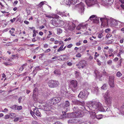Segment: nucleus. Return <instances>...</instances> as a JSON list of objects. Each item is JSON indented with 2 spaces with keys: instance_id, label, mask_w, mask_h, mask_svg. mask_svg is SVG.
I'll return each instance as SVG.
<instances>
[{
  "instance_id": "obj_5",
  "label": "nucleus",
  "mask_w": 124,
  "mask_h": 124,
  "mask_svg": "<svg viewBox=\"0 0 124 124\" xmlns=\"http://www.w3.org/2000/svg\"><path fill=\"white\" fill-rule=\"evenodd\" d=\"M103 96L105 100V102L108 106H110L111 104V98L109 95V92H107L103 93Z\"/></svg>"
},
{
  "instance_id": "obj_34",
  "label": "nucleus",
  "mask_w": 124,
  "mask_h": 124,
  "mask_svg": "<svg viewBox=\"0 0 124 124\" xmlns=\"http://www.w3.org/2000/svg\"><path fill=\"white\" fill-rule=\"evenodd\" d=\"M64 44H63L57 50V52H58L63 51V47L64 46Z\"/></svg>"
},
{
  "instance_id": "obj_11",
  "label": "nucleus",
  "mask_w": 124,
  "mask_h": 124,
  "mask_svg": "<svg viewBox=\"0 0 124 124\" xmlns=\"http://www.w3.org/2000/svg\"><path fill=\"white\" fill-rule=\"evenodd\" d=\"M38 92V89L37 88H35L33 90V94L32 96V98L33 100L37 102H38L39 101Z\"/></svg>"
},
{
  "instance_id": "obj_9",
  "label": "nucleus",
  "mask_w": 124,
  "mask_h": 124,
  "mask_svg": "<svg viewBox=\"0 0 124 124\" xmlns=\"http://www.w3.org/2000/svg\"><path fill=\"white\" fill-rule=\"evenodd\" d=\"M72 102L74 104L80 105V108L82 109V110H86V108L84 106L85 103L84 102L82 101H79L75 100L72 101Z\"/></svg>"
},
{
  "instance_id": "obj_52",
  "label": "nucleus",
  "mask_w": 124,
  "mask_h": 124,
  "mask_svg": "<svg viewBox=\"0 0 124 124\" xmlns=\"http://www.w3.org/2000/svg\"><path fill=\"white\" fill-rule=\"evenodd\" d=\"M75 73L77 77H78L79 75V73L77 71H75Z\"/></svg>"
},
{
  "instance_id": "obj_28",
  "label": "nucleus",
  "mask_w": 124,
  "mask_h": 124,
  "mask_svg": "<svg viewBox=\"0 0 124 124\" xmlns=\"http://www.w3.org/2000/svg\"><path fill=\"white\" fill-rule=\"evenodd\" d=\"M15 31V29L14 28H12L11 29V30L9 31V33L11 34V35L13 36H15V35L13 34L14 32V31Z\"/></svg>"
},
{
  "instance_id": "obj_55",
  "label": "nucleus",
  "mask_w": 124,
  "mask_h": 124,
  "mask_svg": "<svg viewBox=\"0 0 124 124\" xmlns=\"http://www.w3.org/2000/svg\"><path fill=\"white\" fill-rule=\"evenodd\" d=\"M103 36V34L102 33H100L98 35V38H101Z\"/></svg>"
},
{
  "instance_id": "obj_16",
  "label": "nucleus",
  "mask_w": 124,
  "mask_h": 124,
  "mask_svg": "<svg viewBox=\"0 0 124 124\" xmlns=\"http://www.w3.org/2000/svg\"><path fill=\"white\" fill-rule=\"evenodd\" d=\"M96 0H85V1L88 6L91 7L96 3Z\"/></svg>"
},
{
  "instance_id": "obj_20",
  "label": "nucleus",
  "mask_w": 124,
  "mask_h": 124,
  "mask_svg": "<svg viewBox=\"0 0 124 124\" xmlns=\"http://www.w3.org/2000/svg\"><path fill=\"white\" fill-rule=\"evenodd\" d=\"M58 20L57 18H54L52 20V23L54 26L57 27L58 26Z\"/></svg>"
},
{
  "instance_id": "obj_23",
  "label": "nucleus",
  "mask_w": 124,
  "mask_h": 124,
  "mask_svg": "<svg viewBox=\"0 0 124 124\" xmlns=\"http://www.w3.org/2000/svg\"><path fill=\"white\" fill-rule=\"evenodd\" d=\"M70 105V102L68 101H65V104L63 106V107L65 108L68 107L66 109V112H67L68 110H69L70 108H68V107Z\"/></svg>"
},
{
  "instance_id": "obj_21",
  "label": "nucleus",
  "mask_w": 124,
  "mask_h": 124,
  "mask_svg": "<svg viewBox=\"0 0 124 124\" xmlns=\"http://www.w3.org/2000/svg\"><path fill=\"white\" fill-rule=\"evenodd\" d=\"M86 62L85 61L83 60L80 61L79 63V67L78 68L80 69L81 68L83 69L85 66Z\"/></svg>"
},
{
  "instance_id": "obj_7",
  "label": "nucleus",
  "mask_w": 124,
  "mask_h": 124,
  "mask_svg": "<svg viewBox=\"0 0 124 124\" xmlns=\"http://www.w3.org/2000/svg\"><path fill=\"white\" fill-rule=\"evenodd\" d=\"M78 23L77 21H74L73 22H68L67 23L68 24V27L69 30L71 31L73 30L76 27V25L78 24Z\"/></svg>"
},
{
  "instance_id": "obj_30",
  "label": "nucleus",
  "mask_w": 124,
  "mask_h": 124,
  "mask_svg": "<svg viewBox=\"0 0 124 124\" xmlns=\"http://www.w3.org/2000/svg\"><path fill=\"white\" fill-rule=\"evenodd\" d=\"M68 123H74L76 122V120L74 119H70L68 121Z\"/></svg>"
},
{
  "instance_id": "obj_8",
  "label": "nucleus",
  "mask_w": 124,
  "mask_h": 124,
  "mask_svg": "<svg viewBox=\"0 0 124 124\" xmlns=\"http://www.w3.org/2000/svg\"><path fill=\"white\" fill-rule=\"evenodd\" d=\"M47 84L50 87L54 88L58 86L59 85V83L57 81L51 80L48 81Z\"/></svg>"
},
{
  "instance_id": "obj_41",
  "label": "nucleus",
  "mask_w": 124,
  "mask_h": 124,
  "mask_svg": "<svg viewBox=\"0 0 124 124\" xmlns=\"http://www.w3.org/2000/svg\"><path fill=\"white\" fill-rule=\"evenodd\" d=\"M96 16L95 15H93L90 17L89 19L90 20H93L94 18H95Z\"/></svg>"
},
{
  "instance_id": "obj_4",
  "label": "nucleus",
  "mask_w": 124,
  "mask_h": 124,
  "mask_svg": "<svg viewBox=\"0 0 124 124\" xmlns=\"http://www.w3.org/2000/svg\"><path fill=\"white\" fill-rule=\"evenodd\" d=\"M111 21L110 24L111 26L113 28H119L122 27L124 23L119 21L111 18H110Z\"/></svg>"
},
{
  "instance_id": "obj_17",
  "label": "nucleus",
  "mask_w": 124,
  "mask_h": 124,
  "mask_svg": "<svg viewBox=\"0 0 124 124\" xmlns=\"http://www.w3.org/2000/svg\"><path fill=\"white\" fill-rule=\"evenodd\" d=\"M114 77L109 76V78L108 83L111 87H113L115 86L114 83Z\"/></svg>"
},
{
  "instance_id": "obj_38",
  "label": "nucleus",
  "mask_w": 124,
  "mask_h": 124,
  "mask_svg": "<svg viewBox=\"0 0 124 124\" xmlns=\"http://www.w3.org/2000/svg\"><path fill=\"white\" fill-rule=\"evenodd\" d=\"M47 2L46 1H42L39 4V6H41L44 4H47Z\"/></svg>"
},
{
  "instance_id": "obj_35",
  "label": "nucleus",
  "mask_w": 124,
  "mask_h": 124,
  "mask_svg": "<svg viewBox=\"0 0 124 124\" xmlns=\"http://www.w3.org/2000/svg\"><path fill=\"white\" fill-rule=\"evenodd\" d=\"M95 116L97 119H100L102 118L103 117V115H96Z\"/></svg>"
},
{
  "instance_id": "obj_27",
  "label": "nucleus",
  "mask_w": 124,
  "mask_h": 124,
  "mask_svg": "<svg viewBox=\"0 0 124 124\" xmlns=\"http://www.w3.org/2000/svg\"><path fill=\"white\" fill-rule=\"evenodd\" d=\"M79 108H80V109H79L77 106H75L73 108V111H75V112H77L79 110H81V108H80V107Z\"/></svg>"
},
{
  "instance_id": "obj_53",
  "label": "nucleus",
  "mask_w": 124,
  "mask_h": 124,
  "mask_svg": "<svg viewBox=\"0 0 124 124\" xmlns=\"http://www.w3.org/2000/svg\"><path fill=\"white\" fill-rule=\"evenodd\" d=\"M10 117V115H6L4 117V118L5 119H7L8 118Z\"/></svg>"
},
{
  "instance_id": "obj_32",
  "label": "nucleus",
  "mask_w": 124,
  "mask_h": 124,
  "mask_svg": "<svg viewBox=\"0 0 124 124\" xmlns=\"http://www.w3.org/2000/svg\"><path fill=\"white\" fill-rule=\"evenodd\" d=\"M92 90L93 91H94L95 92H97L98 91L99 89L98 87L95 86V87H93Z\"/></svg>"
},
{
  "instance_id": "obj_43",
  "label": "nucleus",
  "mask_w": 124,
  "mask_h": 124,
  "mask_svg": "<svg viewBox=\"0 0 124 124\" xmlns=\"http://www.w3.org/2000/svg\"><path fill=\"white\" fill-rule=\"evenodd\" d=\"M64 61L68 59L69 58V57L66 55H63Z\"/></svg>"
},
{
  "instance_id": "obj_39",
  "label": "nucleus",
  "mask_w": 124,
  "mask_h": 124,
  "mask_svg": "<svg viewBox=\"0 0 124 124\" xmlns=\"http://www.w3.org/2000/svg\"><path fill=\"white\" fill-rule=\"evenodd\" d=\"M58 58L59 60L64 61L63 55L59 56Z\"/></svg>"
},
{
  "instance_id": "obj_56",
  "label": "nucleus",
  "mask_w": 124,
  "mask_h": 124,
  "mask_svg": "<svg viewBox=\"0 0 124 124\" xmlns=\"http://www.w3.org/2000/svg\"><path fill=\"white\" fill-rule=\"evenodd\" d=\"M3 64L6 66H8L10 65V64L8 62H5L3 63Z\"/></svg>"
},
{
  "instance_id": "obj_42",
  "label": "nucleus",
  "mask_w": 124,
  "mask_h": 124,
  "mask_svg": "<svg viewBox=\"0 0 124 124\" xmlns=\"http://www.w3.org/2000/svg\"><path fill=\"white\" fill-rule=\"evenodd\" d=\"M17 105H14L10 107V108L13 109L17 110Z\"/></svg>"
},
{
  "instance_id": "obj_36",
  "label": "nucleus",
  "mask_w": 124,
  "mask_h": 124,
  "mask_svg": "<svg viewBox=\"0 0 124 124\" xmlns=\"http://www.w3.org/2000/svg\"><path fill=\"white\" fill-rule=\"evenodd\" d=\"M16 116V114L13 113H10V117L12 118H14Z\"/></svg>"
},
{
  "instance_id": "obj_64",
  "label": "nucleus",
  "mask_w": 124,
  "mask_h": 124,
  "mask_svg": "<svg viewBox=\"0 0 124 124\" xmlns=\"http://www.w3.org/2000/svg\"><path fill=\"white\" fill-rule=\"evenodd\" d=\"M54 124H62L61 123L57 121L55 122Z\"/></svg>"
},
{
  "instance_id": "obj_49",
  "label": "nucleus",
  "mask_w": 124,
  "mask_h": 124,
  "mask_svg": "<svg viewBox=\"0 0 124 124\" xmlns=\"http://www.w3.org/2000/svg\"><path fill=\"white\" fill-rule=\"evenodd\" d=\"M113 51V49L110 48L109 49L108 52L109 54H111L112 52Z\"/></svg>"
},
{
  "instance_id": "obj_10",
  "label": "nucleus",
  "mask_w": 124,
  "mask_h": 124,
  "mask_svg": "<svg viewBox=\"0 0 124 124\" xmlns=\"http://www.w3.org/2000/svg\"><path fill=\"white\" fill-rule=\"evenodd\" d=\"M84 4L82 2H81L80 3L76 5V8H78L79 9V12L81 13L82 14L84 11Z\"/></svg>"
},
{
  "instance_id": "obj_50",
  "label": "nucleus",
  "mask_w": 124,
  "mask_h": 124,
  "mask_svg": "<svg viewBox=\"0 0 124 124\" xmlns=\"http://www.w3.org/2000/svg\"><path fill=\"white\" fill-rule=\"evenodd\" d=\"M76 56L77 57H80L81 56V55L80 53H78L77 54H76Z\"/></svg>"
},
{
  "instance_id": "obj_60",
  "label": "nucleus",
  "mask_w": 124,
  "mask_h": 124,
  "mask_svg": "<svg viewBox=\"0 0 124 124\" xmlns=\"http://www.w3.org/2000/svg\"><path fill=\"white\" fill-rule=\"evenodd\" d=\"M54 73L55 74L57 75H60V73H57V71L56 70L54 71Z\"/></svg>"
},
{
  "instance_id": "obj_46",
  "label": "nucleus",
  "mask_w": 124,
  "mask_h": 124,
  "mask_svg": "<svg viewBox=\"0 0 124 124\" xmlns=\"http://www.w3.org/2000/svg\"><path fill=\"white\" fill-rule=\"evenodd\" d=\"M114 41V40L113 39H111L108 40V44H111Z\"/></svg>"
},
{
  "instance_id": "obj_37",
  "label": "nucleus",
  "mask_w": 124,
  "mask_h": 124,
  "mask_svg": "<svg viewBox=\"0 0 124 124\" xmlns=\"http://www.w3.org/2000/svg\"><path fill=\"white\" fill-rule=\"evenodd\" d=\"M62 32V30L61 29H57V33L58 35L60 34Z\"/></svg>"
},
{
  "instance_id": "obj_61",
  "label": "nucleus",
  "mask_w": 124,
  "mask_h": 124,
  "mask_svg": "<svg viewBox=\"0 0 124 124\" xmlns=\"http://www.w3.org/2000/svg\"><path fill=\"white\" fill-rule=\"evenodd\" d=\"M16 19V18H14L13 19H11L10 20V21L11 22L13 23L15 21Z\"/></svg>"
},
{
  "instance_id": "obj_2",
  "label": "nucleus",
  "mask_w": 124,
  "mask_h": 124,
  "mask_svg": "<svg viewBox=\"0 0 124 124\" xmlns=\"http://www.w3.org/2000/svg\"><path fill=\"white\" fill-rule=\"evenodd\" d=\"M87 108L93 111L95 110H99L100 111V109L102 107V104L100 102L96 101H90L87 102Z\"/></svg>"
},
{
  "instance_id": "obj_33",
  "label": "nucleus",
  "mask_w": 124,
  "mask_h": 124,
  "mask_svg": "<svg viewBox=\"0 0 124 124\" xmlns=\"http://www.w3.org/2000/svg\"><path fill=\"white\" fill-rule=\"evenodd\" d=\"M58 26H60L63 25L64 24V22L62 20H60L58 22Z\"/></svg>"
},
{
  "instance_id": "obj_44",
  "label": "nucleus",
  "mask_w": 124,
  "mask_h": 124,
  "mask_svg": "<svg viewBox=\"0 0 124 124\" xmlns=\"http://www.w3.org/2000/svg\"><path fill=\"white\" fill-rule=\"evenodd\" d=\"M122 75V74L121 73L120 71L118 72L116 74V76L118 77H120Z\"/></svg>"
},
{
  "instance_id": "obj_58",
  "label": "nucleus",
  "mask_w": 124,
  "mask_h": 124,
  "mask_svg": "<svg viewBox=\"0 0 124 124\" xmlns=\"http://www.w3.org/2000/svg\"><path fill=\"white\" fill-rule=\"evenodd\" d=\"M33 111L32 112V111L31 110V111H30V114H31L32 115V116H33V115H34V112H33Z\"/></svg>"
},
{
  "instance_id": "obj_45",
  "label": "nucleus",
  "mask_w": 124,
  "mask_h": 124,
  "mask_svg": "<svg viewBox=\"0 0 124 124\" xmlns=\"http://www.w3.org/2000/svg\"><path fill=\"white\" fill-rule=\"evenodd\" d=\"M78 0H71V4H74L76 3L77 2Z\"/></svg>"
},
{
  "instance_id": "obj_6",
  "label": "nucleus",
  "mask_w": 124,
  "mask_h": 124,
  "mask_svg": "<svg viewBox=\"0 0 124 124\" xmlns=\"http://www.w3.org/2000/svg\"><path fill=\"white\" fill-rule=\"evenodd\" d=\"M71 90L74 93H76L79 90L78 86L77 81L76 80H71L70 82Z\"/></svg>"
},
{
  "instance_id": "obj_22",
  "label": "nucleus",
  "mask_w": 124,
  "mask_h": 124,
  "mask_svg": "<svg viewBox=\"0 0 124 124\" xmlns=\"http://www.w3.org/2000/svg\"><path fill=\"white\" fill-rule=\"evenodd\" d=\"M65 116L66 118H75L74 116V112L71 113H69L66 114L65 115Z\"/></svg>"
},
{
  "instance_id": "obj_12",
  "label": "nucleus",
  "mask_w": 124,
  "mask_h": 124,
  "mask_svg": "<svg viewBox=\"0 0 124 124\" xmlns=\"http://www.w3.org/2000/svg\"><path fill=\"white\" fill-rule=\"evenodd\" d=\"M82 109H81V110H79L77 112H74V116L75 117H82L84 115V113L82 111H85V110H87L86 108V110H82Z\"/></svg>"
},
{
  "instance_id": "obj_54",
  "label": "nucleus",
  "mask_w": 124,
  "mask_h": 124,
  "mask_svg": "<svg viewBox=\"0 0 124 124\" xmlns=\"http://www.w3.org/2000/svg\"><path fill=\"white\" fill-rule=\"evenodd\" d=\"M97 61L98 62V64L99 66L101 65V62L98 59H97Z\"/></svg>"
},
{
  "instance_id": "obj_1",
  "label": "nucleus",
  "mask_w": 124,
  "mask_h": 124,
  "mask_svg": "<svg viewBox=\"0 0 124 124\" xmlns=\"http://www.w3.org/2000/svg\"><path fill=\"white\" fill-rule=\"evenodd\" d=\"M61 100L60 97H55L47 101L46 104H45L42 107V109L45 111H50L51 109V106L56 103L59 102Z\"/></svg>"
},
{
  "instance_id": "obj_19",
  "label": "nucleus",
  "mask_w": 124,
  "mask_h": 124,
  "mask_svg": "<svg viewBox=\"0 0 124 124\" xmlns=\"http://www.w3.org/2000/svg\"><path fill=\"white\" fill-rule=\"evenodd\" d=\"M100 111L103 112H107L110 115H111L112 112L109 108H108L106 107H101V109H100Z\"/></svg>"
},
{
  "instance_id": "obj_24",
  "label": "nucleus",
  "mask_w": 124,
  "mask_h": 124,
  "mask_svg": "<svg viewBox=\"0 0 124 124\" xmlns=\"http://www.w3.org/2000/svg\"><path fill=\"white\" fill-rule=\"evenodd\" d=\"M34 113L38 116H40V113L39 109L37 108H33Z\"/></svg>"
},
{
  "instance_id": "obj_18",
  "label": "nucleus",
  "mask_w": 124,
  "mask_h": 124,
  "mask_svg": "<svg viewBox=\"0 0 124 124\" xmlns=\"http://www.w3.org/2000/svg\"><path fill=\"white\" fill-rule=\"evenodd\" d=\"M56 13L60 15L62 17H66L67 16H69V14L68 13H65L66 12L64 11L63 12H61L60 11L57 10H56L55 12Z\"/></svg>"
},
{
  "instance_id": "obj_25",
  "label": "nucleus",
  "mask_w": 124,
  "mask_h": 124,
  "mask_svg": "<svg viewBox=\"0 0 124 124\" xmlns=\"http://www.w3.org/2000/svg\"><path fill=\"white\" fill-rule=\"evenodd\" d=\"M97 70L95 71V73L96 75V78H99L102 76V75L100 73L97 71Z\"/></svg>"
},
{
  "instance_id": "obj_26",
  "label": "nucleus",
  "mask_w": 124,
  "mask_h": 124,
  "mask_svg": "<svg viewBox=\"0 0 124 124\" xmlns=\"http://www.w3.org/2000/svg\"><path fill=\"white\" fill-rule=\"evenodd\" d=\"M41 69V68L40 66L36 67L35 68V69L33 71V72L35 75L37 73V71H39Z\"/></svg>"
},
{
  "instance_id": "obj_31",
  "label": "nucleus",
  "mask_w": 124,
  "mask_h": 124,
  "mask_svg": "<svg viewBox=\"0 0 124 124\" xmlns=\"http://www.w3.org/2000/svg\"><path fill=\"white\" fill-rule=\"evenodd\" d=\"M71 0H64V2L67 5L71 4Z\"/></svg>"
},
{
  "instance_id": "obj_14",
  "label": "nucleus",
  "mask_w": 124,
  "mask_h": 124,
  "mask_svg": "<svg viewBox=\"0 0 124 124\" xmlns=\"http://www.w3.org/2000/svg\"><path fill=\"white\" fill-rule=\"evenodd\" d=\"M116 108L118 109L119 114L124 115V103L121 106H117Z\"/></svg>"
},
{
  "instance_id": "obj_48",
  "label": "nucleus",
  "mask_w": 124,
  "mask_h": 124,
  "mask_svg": "<svg viewBox=\"0 0 124 124\" xmlns=\"http://www.w3.org/2000/svg\"><path fill=\"white\" fill-rule=\"evenodd\" d=\"M17 109L18 110H21L22 108V107L21 106H18L17 105Z\"/></svg>"
},
{
  "instance_id": "obj_29",
  "label": "nucleus",
  "mask_w": 124,
  "mask_h": 124,
  "mask_svg": "<svg viewBox=\"0 0 124 124\" xmlns=\"http://www.w3.org/2000/svg\"><path fill=\"white\" fill-rule=\"evenodd\" d=\"M99 18L97 16H96L95 18V19L93 21V22L96 23H99Z\"/></svg>"
},
{
  "instance_id": "obj_3",
  "label": "nucleus",
  "mask_w": 124,
  "mask_h": 124,
  "mask_svg": "<svg viewBox=\"0 0 124 124\" xmlns=\"http://www.w3.org/2000/svg\"><path fill=\"white\" fill-rule=\"evenodd\" d=\"M89 87L90 86L88 85H84L83 90L80 92L78 97L81 98L86 99L88 95V90L91 89Z\"/></svg>"
},
{
  "instance_id": "obj_40",
  "label": "nucleus",
  "mask_w": 124,
  "mask_h": 124,
  "mask_svg": "<svg viewBox=\"0 0 124 124\" xmlns=\"http://www.w3.org/2000/svg\"><path fill=\"white\" fill-rule=\"evenodd\" d=\"M107 85L105 84L103 85L101 87L102 89L105 90H106L107 89Z\"/></svg>"
},
{
  "instance_id": "obj_62",
  "label": "nucleus",
  "mask_w": 124,
  "mask_h": 124,
  "mask_svg": "<svg viewBox=\"0 0 124 124\" xmlns=\"http://www.w3.org/2000/svg\"><path fill=\"white\" fill-rule=\"evenodd\" d=\"M110 30V29L109 28H108L106 29L105 30V32L106 33H108Z\"/></svg>"
},
{
  "instance_id": "obj_57",
  "label": "nucleus",
  "mask_w": 124,
  "mask_h": 124,
  "mask_svg": "<svg viewBox=\"0 0 124 124\" xmlns=\"http://www.w3.org/2000/svg\"><path fill=\"white\" fill-rule=\"evenodd\" d=\"M73 45L72 44H70L68 45L67 46L68 48H71L72 46Z\"/></svg>"
},
{
  "instance_id": "obj_13",
  "label": "nucleus",
  "mask_w": 124,
  "mask_h": 124,
  "mask_svg": "<svg viewBox=\"0 0 124 124\" xmlns=\"http://www.w3.org/2000/svg\"><path fill=\"white\" fill-rule=\"evenodd\" d=\"M87 24L82 23L78 25L77 27V29L78 30H81L82 31H85L86 29Z\"/></svg>"
},
{
  "instance_id": "obj_59",
  "label": "nucleus",
  "mask_w": 124,
  "mask_h": 124,
  "mask_svg": "<svg viewBox=\"0 0 124 124\" xmlns=\"http://www.w3.org/2000/svg\"><path fill=\"white\" fill-rule=\"evenodd\" d=\"M71 38L70 37H69L68 38H66L64 40V41H67L70 40L71 39Z\"/></svg>"
},
{
  "instance_id": "obj_51",
  "label": "nucleus",
  "mask_w": 124,
  "mask_h": 124,
  "mask_svg": "<svg viewBox=\"0 0 124 124\" xmlns=\"http://www.w3.org/2000/svg\"><path fill=\"white\" fill-rule=\"evenodd\" d=\"M99 55V54L97 53L96 52L95 53V54L94 55L95 58L94 59L96 58Z\"/></svg>"
},
{
  "instance_id": "obj_63",
  "label": "nucleus",
  "mask_w": 124,
  "mask_h": 124,
  "mask_svg": "<svg viewBox=\"0 0 124 124\" xmlns=\"http://www.w3.org/2000/svg\"><path fill=\"white\" fill-rule=\"evenodd\" d=\"M51 51L50 49H47L46 50L45 52V53H47Z\"/></svg>"
},
{
  "instance_id": "obj_47",
  "label": "nucleus",
  "mask_w": 124,
  "mask_h": 124,
  "mask_svg": "<svg viewBox=\"0 0 124 124\" xmlns=\"http://www.w3.org/2000/svg\"><path fill=\"white\" fill-rule=\"evenodd\" d=\"M112 61L111 60H109L107 62V63L109 65H111L112 64Z\"/></svg>"
},
{
  "instance_id": "obj_15",
  "label": "nucleus",
  "mask_w": 124,
  "mask_h": 124,
  "mask_svg": "<svg viewBox=\"0 0 124 124\" xmlns=\"http://www.w3.org/2000/svg\"><path fill=\"white\" fill-rule=\"evenodd\" d=\"M110 18L108 17V16L104 15L102 17L100 18V20L101 22V24H103V23H108V22L110 20Z\"/></svg>"
}]
</instances>
